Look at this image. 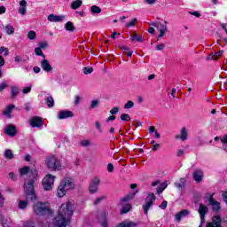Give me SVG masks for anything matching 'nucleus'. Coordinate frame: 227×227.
Here are the masks:
<instances>
[{
    "instance_id": "24",
    "label": "nucleus",
    "mask_w": 227,
    "mask_h": 227,
    "mask_svg": "<svg viewBox=\"0 0 227 227\" xmlns=\"http://www.w3.org/2000/svg\"><path fill=\"white\" fill-rule=\"evenodd\" d=\"M66 31H70L71 33H74L75 31V27L74 26V23L72 21H68L65 25Z\"/></svg>"
},
{
    "instance_id": "61",
    "label": "nucleus",
    "mask_w": 227,
    "mask_h": 227,
    "mask_svg": "<svg viewBox=\"0 0 227 227\" xmlns=\"http://www.w3.org/2000/svg\"><path fill=\"white\" fill-rule=\"evenodd\" d=\"M3 13H6V7L0 6V15H3Z\"/></svg>"
},
{
    "instance_id": "10",
    "label": "nucleus",
    "mask_w": 227,
    "mask_h": 227,
    "mask_svg": "<svg viewBox=\"0 0 227 227\" xmlns=\"http://www.w3.org/2000/svg\"><path fill=\"white\" fill-rule=\"evenodd\" d=\"M199 214L200 216V223H201V224H203V223H205V215H207V214H208V207H207L203 204H200Z\"/></svg>"
},
{
    "instance_id": "60",
    "label": "nucleus",
    "mask_w": 227,
    "mask_h": 227,
    "mask_svg": "<svg viewBox=\"0 0 227 227\" xmlns=\"http://www.w3.org/2000/svg\"><path fill=\"white\" fill-rule=\"evenodd\" d=\"M95 126H96V129H97L98 130H99V132H102V128H101V126H100V122L96 121V122H95Z\"/></svg>"
},
{
    "instance_id": "29",
    "label": "nucleus",
    "mask_w": 227,
    "mask_h": 227,
    "mask_svg": "<svg viewBox=\"0 0 227 227\" xmlns=\"http://www.w3.org/2000/svg\"><path fill=\"white\" fill-rule=\"evenodd\" d=\"M13 109H15V106L13 105H10L8 106L5 110L3 112V114L4 116H9L10 117V114H12V111H13Z\"/></svg>"
},
{
    "instance_id": "55",
    "label": "nucleus",
    "mask_w": 227,
    "mask_h": 227,
    "mask_svg": "<svg viewBox=\"0 0 227 227\" xmlns=\"http://www.w3.org/2000/svg\"><path fill=\"white\" fill-rule=\"evenodd\" d=\"M30 92H31V86L26 87L22 90V93H24L25 95H27V93H30Z\"/></svg>"
},
{
    "instance_id": "2",
    "label": "nucleus",
    "mask_w": 227,
    "mask_h": 227,
    "mask_svg": "<svg viewBox=\"0 0 227 227\" xmlns=\"http://www.w3.org/2000/svg\"><path fill=\"white\" fill-rule=\"evenodd\" d=\"M20 175L24 176L25 175H29V180L24 184V192L27 196V200H36V193L35 192V182H36V176H38V172L35 168L29 167H23L20 169Z\"/></svg>"
},
{
    "instance_id": "54",
    "label": "nucleus",
    "mask_w": 227,
    "mask_h": 227,
    "mask_svg": "<svg viewBox=\"0 0 227 227\" xmlns=\"http://www.w3.org/2000/svg\"><path fill=\"white\" fill-rule=\"evenodd\" d=\"M164 47H166V45L164 43L157 44L156 51H163Z\"/></svg>"
},
{
    "instance_id": "62",
    "label": "nucleus",
    "mask_w": 227,
    "mask_h": 227,
    "mask_svg": "<svg viewBox=\"0 0 227 227\" xmlns=\"http://www.w3.org/2000/svg\"><path fill=\"white\" fill-rule=\"evenodd\" d=\"M163 191L168 187V182H164L160 186Z\"/></svg>"
},
{
    "instance_id": "21",
    "label": "nucleus",
    "mask_w": 227,
    "mask_h": 227,
    "mask_svg": "<svg viewBox=\"0 0 227 227\" xmlns=\"http://www.w3.org/2000/svg\"><path fill=\"white\" fill-rule=\"evenodd\" d=\"M189 214H191V212H189V210H187V209L182 210L176 215V219L178 221V223H180V221H182V217H187V215H189Z\"/></svg>"
},
{
    "instance_id": "1",
    "label": "nucleus",
    "mask_w": 227,
    "mask_h": 227,
    "mask_svg": "<svg viewBox=\"0 0 227 227\" xmlns=\"http://www.w3.org/2000/svg\"><path fill=\"white\" fill-rule=\"evenodd\" d=\"M74 210L73 201L62 204L59 208L58 215L54 218L53 227H67V224H70Z\"/></svg>"
},
{
    "instance_id": "3",
    "label": "nucleus",
    "mask_w": 227,
    "mask_h": 227,
    "mask_svg": "<svg viewBox=\"0 0 227 227\" xmlns=\"http://www.w3.org/2000/svg\"><path fill=\"white\" fill-rule=\"evenodd\" d=\"M75 187V184H74V180L69 177L64 178L58 189H57V196L58 198H63L65 194H67V191H72Z\"/></svg>"
},
{
    "instance_id": "43",
    "label": "nucleus",
    "mask_w": 227,
    "mask_h": 227,
    "mask_svg": "<svg viewBox=\"0 0 227 227\" xmlns=\"http://www.w3.org/2000/svg\"><path fill=\"white\" fill-rule=\"evenodd\" d=\"M134 107V101L129 100L125 105H124V109H132Z\"/></svg>"
},
{
    "instance_id": "57",
    "label": "nucleus",
    "mask_w": 227,
    "mask_h": 227,
    "mask_svg": "<svg viewBox=\"0 0 227 227\" xmlns=\"http://www.w3.org/2000/svg\"><path fill=\"white\" fill-rule=\"evenodd\" d=\"M160 148V145L155 144L153 145V152H157V150H159Z\"/></svg>"
},
{
    "instance_id": "47",
    "label": "nucleus",
    "mask_w": 227,
    "mask_h": 227,
    "mask_svg": "<svg viewBox=\"0 0 227 227\" xmlns=\"http://www.w3.org/2000/svg\"><path fill=\"white\" fill-rule=\"evenodd\" d=\"M98 107V100H93L90 104V109H95Z\"/></svg>"
},
{
    "instance_id": "64",
    "label": "nucleus",
    "mask_w": 227,
    "mask_h": 227,
    "mask_svg": "<svg viewBox=\"0 0 227 227\" xmlns=\"http://www.w3.org/2000/svg\"><path fill=\"white\" fill-rule=\"evenodd\" d=\"M25 227H35V223L33 222L27 223Z\"/></svg>"
},
{
    "instance_id": "14",
    "label": "nucleus",
    "mask_w": 227,
    "mask_h": 227,
    "mask_svg": "<svg viewBox=\"0 0 227 227\" xmlns=\"http://www.w3.org/2000/svg\"><path fill=\"white\" fill-rule=\"evenodd\" d=\"M164 24H162L160 22H153L150 24V26H153V27H157V29H159V27H160V31L168 32V25H167L168 21L165 20Z\"/></svg>"
},
{
    "instance_id": "56",
    "label": "nucleus",
    "mask_w": 227,
    "mask_h": 227,
    "mask_svg": "<svg viewBox=\"0 0 227 227\" xmlns=\"http://www.w3.org/2000/svg\"><path fill=\"white\" fill-rule=\"evenodd\" d=\"M144 3H146V4H155L157 0H144Z\"/></svg>"
},
{
    "instance_id": "12",
    "label": "nucleus",
    "mask_w": 227,
    "mask_h": 227,
    "mask_svg": "<svg viewBox=\"0 0 227 227\" xmlns=\"http://www.w3.org/2000/svg\"><path fill=\"white\" fill-rule=\"evenodd\" d=\"M30 125L31 127H37V128H40V127H43V120H42V118L40 117H32L31 121H30Z\"/></svg>"
},
{
    "instance_id": "48",
    "label": "nucleus",
    "mask_w": 227,
    "mask_h": 227,
    "mask_svg": "<svg viewBox=\"0 0 227 227\" xmlns=\"http://www.w3.org/2000/svg\"><path fill=\"white\" fill-rule=\"evenodd\" d=\"M106 200V196H101L99 198H97L94 201V205H98L101 201H104Z\"/></svg>"
},
{
    "instance_id": "7",
    "label": "nucleus",
    "mask_w": 227,
    "mask_h": 227,
    "mask_svg": "<svg viewBox=\"0 0 227 227\" xmlns=\"http://www.w3.org/2000/svg\"><path fill=\"white\" fill-rule=\"evenodd\" d=\"M56 176L48 174L43 179V187L44 191H51L52 187L54 185V180Z\"/></svg>"
},
{
    "instance_id": "23",
    "label": "nucleus",
    "mask_w": 227,
    "mask_h": 227,
    "mask_svg": "<svg viewBox=\"0 0 227 227\" xmlns=\"http://www.w3.org/2000/svg\"><path fill=\"white\" fill-rule=\"evenodd\" d=\"M185 178H180L179 182L175 183V187L177 189H184L185 188Z\"/></svg>"
},
{
    "instance_id": "40",
    "label": "nucleus",
    "mask_w": 227,
    "mask_h": 227,
    "mask_svg": "<svg viewBox=\"0 0 227 227\" xmlns=\"http://www.w3.org/2000/svg\"><path fill=\"white\" fill-rule=\"evenodd\" d=\"M5 159H13V152L12 150L7 149L4 153Z\"/></svg>"
},
{
    "instance_id": "51",
    "label": "nucleus",
    "mask_w": 227,
    "mask_h": 227,
    "mask_svg": "<svg viewBox=\"0 0 227 227\" xmlns=\"http://www.w3.org/2000/svg\"><path fill=\"white\" fill-rule=\"evenodd\" d=\"M101 217L103 219V222H101V226L107 227V221L106 220V215H102Z\"/></svg>"
},
{
    "instance_id": "33",
    "label": "nucleus",
    "mask_w": 227,
    "mask_h": 227,
    "mask_svg": "<svg viewBox=\"0 0 227 227\" xmlns=\"http://www.w3.org/2000/svg\"><path fill=\"white\" fill-rule=\"evenodd\" d=\"M90 12L93 14H98V13H102V9H100V7L97 6V5H92L90 7Z\"/></svg>"
},
{
    "instance_id": "19",
    "label": "nucleus",
    "mask_w": 227,
    "mask_h": 227,
    "mask_svg": "<svg viewBox=\"0 0 227 227\" xmlns=\"http://www.w3.org/2000/svg\"><path fill=\"white\" fill-rule=\"evenodd\" d=\"M138 191H135L125 197L121 199V203H127L128 201H130V200H134L136 194H137Z\"/></svg>"
},
{
    "instance_id": "35",
    "label": "nucleus",
    "mask_w": 227,
    "mask_h": 227,
    "mask_svg": "<svg viewBox=\"0 0 227 227\" xmlns=\"http://www.w3.org/2000/svg\"><path fill=\"white\" fill-rule=\"evenodd\" d=\"M180 139L182 141H186V139H187V129L185 128H182V129H181Z\"/></svg>"
},
{
    "instance_id": "15",
    "label": "nucleus",
    "mask_w": 227,
    "mask_h": 227,
    "mask_svg": "<svg viewBox=\"0 0 227 227\" xmlns=\"http://www.w3.org/2000/svg\"><path fill=\"white\" fill-rule=\"evenodd\" d=\"M65 19H66L65 15L58 16V15H54L51 13L48 16V20L50 22H63V20H65Z\"/></svg>"
},
{
    "instance_id": "49",
    "label": "nucleus",
    "mask_w": 227,
    "mask_h": 227,
    "mask_svg": "<svg viewBox=\"0 0 227 227\" xmlns=\"http://www.w3.org/2000/svg\"><path fill=\"white\" fill-rule=\"evenodd\" d=\"M119 111H120V107L114 106V107L113 108V110H110V114L114 115V114H118Z\"/></svg>"
},
{
    "instance_id": "26",
    "label": "nucleus",
    "mask_w": 227,
    "mask_h": 227,
    "mask_svg": "<svg viewBox=\"0 0 227 227\" xmlns=\"http://www.w3.org/2000/svg\"><path fill=\"white\" fill-rule=\"evenodd\" d=\"M45 104L48 106V107H54V98L52 96H48L45 98Z\"/></svg>"
},
{
    "instance_id": "4",
    "label": "nucleus",
    "mask_w": 227,
    "mask_h": 227,
    "mask_svg": "<svg viewBox=\"0 0 227 227\" xmlns=\"http://www.w3.org/2000/svg\"><path fill=\"white\" fill-rule=\"evenodd\" d=\"M33 210L35 215H51L49 202H37L34 204Z\"/></svg>"
},
{
    "instance_id": "41",
    "label": "nucleus",
    "mask_w": 227,
    "mask_h": 227,
    "mask_svg": "<svg viewBox=\"0 0 227 227\" xmlns=\"http://www.w3.org/2000/svg\"><path fill=\"white\" fill-rule=\"evenodd\" d=\"M121 121H130V115L129 114H121Z\"/></svg>"
},
{
    "instance_id": "42",
    "label": "nucleus",
    "mask_w": 227,
    "mask_h": 227,
    "mask_svg": "<svg viewBox=\"0 0 227 227\" xmlns=\"http://www.w3.org/2000/svg\"><path fill=\"white\" fill-rule=\"evenodd\" d=\"M81 146H83V148H86L87 146H90V145H91V141L85 139V140H82L80 142Z\"/></svg>"
},
{
    "instance_id": "6",
    "label": "nucleus",
    "mask_w": 227,
    "mask_h": 227,
    "mask_svg": "<svg viewBox=\"0 0 227 227\" xmlns=\"http://www.w3.org/2000/svg\"><path fill=\"white\" fill-rule=\"evenodd\" d=\"M155 200H157V198L155 197V194H153V192H149L147 194V197L145 198V203L142 207L145 215H148V211L153 206Z\"/></svg>"
},
{
    "instance_id": "11",
    "label": "nucleus",
    "mask_w": 227,
    "mask_h": 227,
    "mask_svg": "<svg viewBox=\"0 0 227 227\" xmlns=\"http://www.w3.org/2000/svg\"><path fill=\"white\" fill-rule=\"evenodd\" d=\"M58 118H59V120H65L67 118H74V112L62 110V111L59 112Z\"/></svg>"
},
{
    "instance_id": "13",
    "label": "nucleus",
    "mask_w": 227,
    "mask_h": 227,
    "mask_svg": "<svg viewBox=\"0 0 227 227\" xmlns=\"http://www.w3.org/2000/svg\"><path fill=\"white\" fill-rule=\"evenodd\" d=\"M137 226H139V223L132 222L130 220H124L123 222L116 225V227H137Z\"/></svg>"
},
{
    "instance_id": "50",
    "label": "nucleus",
    "mask_w": 227,
    "mask_h": 227,
    "mask_svg": "<svg viewBox=\"0 0 227 227\" xmlns=\"http://www.w3.org/2000/svg\"><path fill=\"white\" fill-rule=\"evenodd\" d=\"M74 106H79L81 104V97L80 96H75L74 97Z\"/></svg>"
},
{
    "instance_id": "37",
    "label": "nucleus",
    "mask_w": 227,
    "mask_h": 227,
    "mask_svg": "<svg viewBox=\"0 0 227 227\" xmlns=\"http://www.w3.org/2000/svg\"><path fill=\"white\" fill-rule=\"evenodd\" d=\"M39 48H41L43 51H45L46 48L49 47V43L47 41H43L38 43Z\"/></svg>"
},
{
    "instance_id": "28",
    "label": "nucleus",
    "mask_w": 227,
    "mask_h": 227,
    "mask_svg": "<svg viewBox=\"0 0 227 227\" xmlns=\"http://www.w3.org/2000/svg\"><path fill=\"white\" fill-rule=\"evenodd\" d=\"M26 200H20V203H19L20 208H21V209L26 208V207H27V201H36V195H35V200H27V197H26Z\"/></svg>"
},
{
    "instance_id": "20",
    "label": "nucleus",
    "mask_w": 227,
    "mask_h": 227,
    "mask_svg": "<svg viewBox=\"0 0 227 227\" xmlns=\"http://www.w3.org/2000/svg\"><path fill=\"white\" fill-rule=\"evenodd\" d=\"M193 179L195 180V182L200 184V182H201V180H203V171H201V170H195L193 172Z\"/></svg>"
},
{
    "instance_id": "17",
    "label": "nucleus",
    "mask_w": 227,
    "mask_h": 227,
    "mask_svg": "<svg viewBox=\"0 0 227 227\" xmlns=\"http://www.w3.org/2000/svg\"><path fill=\"white\" fill-rule=\"evenodd\" d=\"M41 68H43V70H44V72H47L48 74L49 72H52V66H51L49 60L45 59L41 61Z\"/></svg>"
},
{
    "instance_id": "44",
    "label": "nucleus",
    "mask_w": 227,
    "mask_h": 227,
    "mask_svg": "<svg viewBox=\"0 0 227 227\" xmlns=\"http://www.w3.org/2000/svg\"><path fill=\"white\" fill-rule=\"evenodd\" d=\"M92 73H93V67H83V74H85V75H88Z\"/></svg>"
},
{
    "instance_id": "30",
    "label": "nucleus",
    "mask_w": 227,
    "mask_h": 227,
    "mask_svg": "<svg viewBox=\"0 0 227 227\" xmlns=\"http://www.w3.org/2000/svg\"><path fill=\"white\" fill-rule=\"evenodd\" d=\"M119 49H121V51H123L126 56H129V58L132 57V52L130 51V49L129 47L121 45V46H119Z\"/></svg>"
},
{
    "instance_id": "9",
    "label": "nucleus",
    "mask_w": 227,
    "mask_h": 227,
    "mask_svg": "<svg viewBox=\"0 0 227 227\" xmlns=\"http://www.w3.org/2000/svg\"><path fill=\"white\" fill-rule=\"evenodd\" d=\"M4 133L10 136V137H15L17 136V128L13 124H8L4 128Z\"/></svg>"
},
{
    "instance_id": "58",
    "label": "nucleus",
    "mask_w": 227,
    "mask_h": 227,
    "mask_svg": "<svg viewBox=\"0 0 227 227\" xmlns=\"http://www.w3.org/2000/svg\"><path fill=\"white\" fill-rule=\"evenodd\" d=\"M6 61H4V58H3L2 55H0V67H4Z\"/></svg>"
},
{
    "instance_id": "16",
    "label": "nucleus",
    "mask_w": 227,
    "mask_h": 227,
    "mask_svg": "<svg viewBox=\"0 0 227 227\" xmlns=\"http://www.w3.org/2000/svg\"><path fill=\"white\" fill-rule=\"evenodd\" d=\"M209 204L212 205L214 212H219L221 210V203L214 200V194L209 197Z\"/></svg>"
},
{
    "instance_id": "53",
    "label": "nucleus",
    "mask_w": 227,
    "mask_h": 227,
    "mask_svg": "<svg viewBox=\"0 0 227 227\" xmlns=\"http://www.w3.org/2000/svg\"><path fill=\"white\" fill-rule=\"evenodd\" d=\"M160 208H161V210H166V208H168V201H163L160 206Z\"/></svg>"
},
{
    "instance_id": "27",
    "label": "nucleus",
    "mask_w": 227,
    "mask_h": 227,
    "mask_svg": "<svg viewBox=\"0 0 227 227\" xmlns=\"http://www.w3.org/2000/svg\"><path fill=\"white\" fill-rule=\"evenodd\" d=\"M81 6H82V0H75L71 4L72 10H77V8H81Z\"/></svg>"
},
{
    "instance_id": "22",
    "label": "nucleus",
    "mask_w": 227,
    "mask_h": 227,
    "mask_svg": "<svg viewBox=\"0 0 227 227\" xmlns=\"http://www.w3.org/2000/svg\"><path fill=\"white\" fill-rule=\"evenodd\" d=\"M223 52H224V51H220L218 52L212 53V54H210V55H208L207 57V60H211V59L215 60V59H217V58H221V56H223Z\"/></svg>"
},
{
    "instance_id": "5",
    "label": "nucleus",
    "mask_w": 227,
    "mask_h": 227,
    "mask_svg": "<svg viewBox=\"0 0 227 227\" xmlns=\"http://www.w3.org/2000/svg\"><path fill=\"white\" fill-rule=\"evenodd\" d=\"M45 162L47 168L51 169V171H61V161H59L56 156H48Z\"/></svg>"
},
{
    "instance_id": "39",
    "label": "nucleus",
    "mask_w": 227,
    "mask_h": 227,
    "mask_svg": "<svg viewBox=\"0 0 227 227\" xmlns=\"http://www.w3.org/2000/svg\"><path fill=\"white\" fill-rule=\"evenodd\" d=\"M4 52V56H8L10 54V50H8V48L2 46L0 47V54H3Z\"/></svg>"
},
{
    "instance_id": "38",
    "label": "nucleus",
    "mask_w": 227,
    "mask_h": 227,
    "mask_svg": "<svg viewBox=\"0 0 227 227\" xmlns=\"http://www.w3.org/2000/svg\"><path fill=\"white\" fill-rule=\"evenodd\" d=\"M12 98H15V97H17V95H19V89L17 87H12Z\"/></svg>"
},
{
    "instance_id": "63",
    "label": "nucleus",
    "mask_w": 227,
    "mask_h": 227,
    "mask_svg": "<svg viewBox=\"0 0 227 227\" xmlns=\"http://www.w3.org/2000/svg\"><path fill=\"white\" fill-rule=\"evenodd\" d=\"M221 141H222L224 145H227V135L223 136V138H221Z\"/></svg>"
},
{
    "instance_id": "36",
    "label": "nucleus",
    "mask_w": 227,
    "mask_h": 227,
    "mask_svg": "<svg viewBox=\"0 0 227 227\" xmlns=\"http://www.w3.org/2000/svg\"><path fill=\"white\" fill-rule=\"evenodd\" d=\"M27 38L28 40H35L36 38V32H35L34 30H30L27 33Z\"/></svg>"
},
{
    "instance_id": "34",
    "label": "nucleus",
    "mask_w": 227,
    "mask_h": 227,
    "mask_svg": "<svg viewBox=\"0 0 227 227\" xmlns=\"http://www.w3.org/2000/svg\"><path fill=\"white\" fill-rule=\"evenodd\" d=\"M42 48L37 47L35 48V56H41V58H43V59H45V54H43V51H42Z\"/></svg>"
},
{
    "instance_id": "59",
    "label": "nucleus",
    "mask_w": 227,
    "mask_h": 227,
    "mask_svg": "<svg viewBox=\"0 0 227 227\" xmlns=\"http://www.w3.org/2000/svg\"><path fill=\"white\" fill-rule=\"evenodd\" d=\"M184 153H185V151H184V150H182V149H179V150L177 151L176 155H177V157H182V155H184Z\"/></svg>"
},
{
    "instance_id": "25",
    "label": "nucleus",
    "mask_w": 227,
    "mask_h": 227,
    "mask_svg": "<svg viewBox=\"0 0 227 227\" xmlns=\"http://www.w3.org/2000/svg\"><path fill=\"white\" fill-rule=\"evenodd\" d=\"M131 40L132 42H145V39L143 36L137 35L136 32H133L131 35Z\"/></svg>"
},
{
    "instance_id": "46",
    "label": "nucleus",
    "mask_w": 227,
    "mask_h": 227,
    "mask_svg": "<svg viewBox=\"0 0 227 227\" xmlns=\"http://www.w3.org/2000/svg\"><path fill=\"white\" fill-rule=\"evenodd\" d=\"M8 88V84L6 83V81H4L3 82L0 83V92L3 91L4 90H6Z\"/></svg>"
},
{
    "instance_id": "45",
    "label": "nucleus",
    "mask_w": 227,
    "mask_h": 227,
    "mask_svg": "<svg viewBox=\"0 0 227 227\" xmlns=\"http://www.w3.org/2000/svg\"><path fill=\"white\" fill-rule=\"evenodd\" d=\"M136 24H137V19L135 18L126 24V27H132V26H136Z\"/></svg>"
},
{
    "instance_id": "18",
    "label": "nucleus",
    "mask_w": 227,
    "mask_h": 227,
    "mask_svg": "<svg viewBox=\"0 0 227 227\" xmlns=\"http://www.w3.org/2000/svg\"><path fill=\"white\" fill-rule=\"evenodd\" d=\"M27 2H26V0H21L20 2L19 13H20V15H26V12L27 10Z\"/></svg>"
},
{
    "instance_id": "31",
    "label": "nucleus",
    "mask_w": 227,
    "mask_h": 227,
    "mask_svg": "<svg viewBox=\"0 0 227 227\" xmlns=\"http://www.w3.org/2000/svg\"><path fill=\"white\" fill-rule=\"evenodd\" d=\"M4 31L7 35H13V33H15V28H13V26L12 25H6L4 27Z\"/></svg>"
},
{
    "instance_id": "8",
    "label": "nucleus",
    "mask_w": 227,
    "mask_h": 227,
    "mask_svg": "<svg viewBox=\"0 0 227 227\" xmlns=\"http://www.w3.org/2000/svg\"><path fill=\"white\" fill-rule=\"evenodd\" d=\"M99 185H100V178L94 177L89 184V192L90 194H95V193L98 192Z\"/></svg>"
},
{
    "instance_id": "32",
    "label": "nucleus",
    "mask_w": 227,
    "mask_h": 227,
    "mask_svg": "<svg viewBox=\"0 0 227 227\" xmlns=\"http://www.w3.org/2000/svg\"><path fill=\"white\" fill-rule=\"evenodd\" d=\"M130 208H132V206L130 204L124 205L121 209V214H128V212H130Z\"/></svg>"
},
{
    "instance_id": "52",
    "label": "nucleus",
    "mask_w": 227,
    "mask_h": 227,
    "mask_svg": "<svg viewBox=\"0 0 227 227\" xmlns=\"http://www.w3.org/2000/svg\"><path fill=\"white\" fill-rule=\"evenodd\" d=\"M107 171H108V173H113V171H114V166H113L112 163H109L107 165Z\"/></svg>"
}]
</instances>
